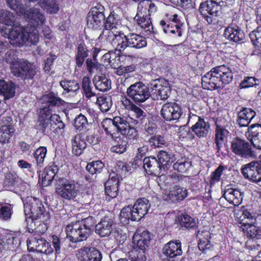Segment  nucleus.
I'll return each instance as SVG.
<instances>
[{
    "label": "nucleus",
    "instance_id": "nucleus-30",
    "mask_svg": "<svg viewBox=\"0 0 261 261\" xmlns=\"http://www.w3.org/2000/svg\"><path fill=\"white\" fill-rule=\"evenodd\" d=\"M256 115L255 112L250 108H243L237 115V123L241 127H247Z\"/></svg>",
    "mask_w": 261,
    "mask_h": 261
},
{
    "label": "nucleus",
    "instance_id": "nucleus-1",
    "mask_svg": "<svg viewBox=\"0 0 261 261\" xmlns=\"http://www.w3.org/2000/svg\"><path fill=\"white\" fill-rule=\"evenodd\" d=\"M15 17L13 13L6 10H0V22L6 26L2 33L15 46H22L25 43L36 44L39 41L38 31L34 27L22 28L15 25Z\"/></svg>",
    "mask_w": 261,
    "mask_h": 261
},
{
    "label": "nucleus",
    "instance_id": "nucleus-61",
    "mask_svg": "<svg viewBox=\"0 0 261 261\" xmlns=\"http://www.w3.org/2000/svg\"><path fill=\"white\" fill-rule=\"evenodd\" d=\"M249 36L255 46L261 47V27H258L256 30L252 31Z\"/></svg>",
    "mask_w": 261,
    "mask_h": 261
},
{
    "label": "nucleus",
    "instance_id": "nucleus-51",
    "mask_svg": "<svg viewBox=\"0 0 261 261\" xmlns=\"http://www.w3.org/2000/svg\"><path fill=\"white\" fill-rule=\"evenodd\" d=\"M39 3L42 8L50 13H56L59 10L56 0H40Z\"/></svg>",
    "mask_w": 261,
    "mask_h": 261
},
{
    "label": "nucleus",
    "instance_id": "nucleus-57",
    "mask_svg": "<svg viewBox=\"0 0 261 261\" xmlns=\"http://www.w3.org/2000/svg\"><path fill=\"white\" fill-rule=\"evenodd\" d=\"M8 6L12 10H15L19 15L24 12V7L21 0H6Z\"/></svg>",
    "mask_w": 261,
    "mask_h": 261
},
{
    "label": "nucleus",
    "instance_id": "nucleus-56",
    "mask_svg": "<svg viewBox=\"0 0 261 261\" xmlns=\"http://www.w3.org/2000/svg\"><path fill=\"white\" fill-rule=\"evenodd\" d=\"M149 150L148 145H144L142 146L139 147L137 149L134 162L136 165L139 166L142 165V162L144 158L146 157L147 153Z\"/></svg>",
    "mask_w": 261,
    "mask_h": 261
},
{
    "label": "nucleus",
    "instance_id": "nucleus-9",
    "mask_svg": "<svg viewBox=\"0 0 261 261\" xmlns=\"http://www.w3.org/2000/svg\"><path fill=\"white\" fill-rule=\"evenodd\" d=\"M160 25L164 32L171 37H180L182 35L183 23L176 14H166L165 17L160 21Z\"/></svg>",
    "mask_w": 261,
    "mask_h": 261
},
{
    "label": "nucleus",
    "instance_id": "nucleus-33",
    "mask_svg": "<svg viewBox=\"0 0 261 261\" xmlns=\"http://www.w3.org/2000/svg\"><path fill=\"white\" fill-rule=\"evenodd\" d=\"M42 103L44 106L55 109L56 107L63 106L65 101L57 94L50 92L42 97Z\"/></svg>",
    "mask_w": 261,
    "mask_h": 261
},
{
    "label": "nucleus",
    "instance_id": "nucleus-58",
    "mask_svg": "<svg viewBox=\"0 0 261 261\" xmlns=\"http://www.w3.org/2000/svg\"><path fill=\"white\" fill-rule=\"evenodd\" d=\"M181 226L186 228H192L196 226V221L192 217L188 215H182L179 219Z\"/></svg>",
    "mask_w": 261,
    "mask_h": 261
},
{
    "label": "nucleus",
    "instance_id": "nucleus-10",
    "mask_svg": "<svg viewBox=\"0 0 261 261\" xmlns=\"http://www.w3.org/2000/svg\"><path fill=\"white\" fill-rule=\"evenodd\" d=\"M150 87L142 82L130 85L126 90V94L136 105L144 102L151 96Z\"/></svg>",
    "mask_w": 261,
    "mask_h": 261
},
{
    "label": "nucleus",
    "instance_id": "nucleus-45",
    "mask_svg": "<svg viewBox=\"0 0 261 261\" xmlns=\"http://www.w3.org/2000/svg\"><path fill=\"white\" fill-rule=\"evenodd\" d=\"M14 128L12 125H3L0 128V142L8 143L14 134Z\"/></svg>",
    "mask_w": 261,
    "mask_h": 261
},
{
    "label": "nucleus",
    "instance_id": "nucleus-46",
    "mask_svg": "<svg viewBox=\"0 0 261 261\" xmlns=\"http://www.w3.org/2000/svg\"><path fill=\"white\" fill-rule=\"evenodd\" d=\"M37 129L45 135H51L53 132H55L56 130V128L53 127V124H51L49 119L38 120Z\"/></svg>",
    "mask_w": 261,
    "mask_h": 261
},
{
    "label": "nucleus",
    "instance_id": "nucleus-59",
    "mask_svg": "<svg viewBox=\"0 0 261 261\" xmlns=\"http://www.w3.org/2000/svg\"><path fill=\"white\" fill-rule=\"evenodd\" d=\"M191 162L187 159L184 158L178 160L173 165V167L175 170L178 172H183L186 171L187 169L191 166Z\"/></svg>",
    "mask_w": 261,
    "mask_h": 261
},
{
    "label": "nucleus",
    "instance_id": "nucleus-6",
    "mask_svg": "<svg viewBox=\"0 0 261 261\" xmlns=\"http://www.w3.org/2000/svg\"><path fill=\"white\" fill-rule=\"evenodd\" d=\"M210 0L202 2L199 7V12L208 24H215L219 19L220 11L224 5L223 1Z\"/></svg>",
    "mask_w": 261,
    "mask_h": 261
},
{
    "label": "nucleus",
    "instance_id": "nucleus-16",
    "mask_svg": "<svg viewBox=\"0 0 261 261\" xmlns=\"http://www.w3.org/2000/svg\"><path fill=\"white\" fill-rule=\"evenodd\" d=\"M231 151L240 158L247 159L253 155L250 144L245 140L236 137L231 142Z\"/></svg>",
    "mask_w": 261,
    "mask_h": 261
},
{
    "label": "nucleus",
    "instance_id": "nucleus-37",
    "mask_svg": "<svg viewBox=\"0 0 261 261\" xmlns=\"http://www.w3.org/2000/svg\"><path fill=\"white\" fill-rule=\"evenodd\" d=\"M240 224H241V228L248 238L257 239H261L260 228L248 222H241Z\"/></svg>",
    "mask_w": 261,
    "mask_h": 261
},
{
    "label": "nucleus",
    "instance_id": "nucleus-42",
    "mask_svg": "<svg viewBox=\"0 0 261 261\" xmlns=\"http://www.w3.org/2000/svg\"><path fill=\"white\" fill-rule=\"evenodd\" d=\"M147 143L153 148H162L168 145V141L164 136L156 134L151 136L148 139Z\"/></svg>",
    "mask_w": 261,
    "mask_h": 261
},
{
    "label": "nucleus",
    "instance_id": "nucleus-48",
    "mask_svg": "<svg viewBox=\"0 0 261 261\" xmlns=\"http://www.w3.org/2000/svg\"><path fill=\"white\" fill-rule=\"evenodd\" d=\"M96 103L98 105L102 112H107L110 110L112 106L111 97L106 95L97 97Z\"/></svg>",
    "mask_w": 261,
    "mask_h": 261
},
{
    "label": "nucleus",
    "instance_id": "nucleus-24",
    "mask_svg": "<svg viewBox=\"0 0 261 261\" xmlns=\"http://www.w3.org/2000/svg\"><path fill=\"white\" fill-rule=\"evenodd\" d=\"M76 256L81 261H101L102 255L94 247L84 246L77 250Z\"/></svg>",
    "mask_w": 261,
    "mask_h": 261
},
{
    "label": "nucleus",
    "instance_id": "nucleus-2",
    "mask_svg": "<svg viewBox=\"0 0 261 261\" xmlns=\"http://www.w3.org/2000/svg\"><path fill=\"white\" fill-rule=\"evenodd\" d=\"M233 80L231 70L223 65L212 68L201 78L202 87L204 89L213 90L230 83Z\"/></svg>",
    "mask_w": 261,
    "mask_h": 261
},
{
    "label": "nucleus",
    "instance_id": "nucleus-44",
    "mask_svg": "<svg viewBox=\"0 0 261 261\" xmlns=\"http://www.w3.org/2000/svg\"><path fill=\"white\" fill-rule=\"evenodd\" d=\"M119 180H107L105 184V192L109 196L113 198L118 194Z\"/></svg>",
    "mask_w": 261,
    "mask_h": 261
},
{
    "label": "nucleus",
    "instance_id": "nucleus-47",
    "mask_svg": "<svg viewBox=\"0 0 261 261\" xmlns=\"http://www.w3.org/2000/svg\"><path fill=\"white\" fill-rule=\"evenodd\" d=\"M4 245L8 249L15 250L20 245V240L14 233H9L6 236Z\"/></svg>",
    "mask_w": 261,
    "mask_h": 261
},
{
    "label": "nucleus",
    "instance_id": "nucleus-49",
    "mask_svg": "<svg viewBox=\"0 0 261 261\" xmlns=\"http://www.w3.org/2000/svg\"><path fill=\"white\" fill-rule=\"evenodd\" d=\"M60 85L67 93L76 92L80 88L79 83L75 80H62L60 82Z\"/></svg>",
    "mask_w": 261,
    "mask_h": 261
},
{
    "label": "nucleus",
    "instance_id": "nucleus-53",
    "mask_svg": "<svg viewBox=\"0 0 261 261\" xmlns=\"http://www.w3.org/2000/svg\"><path fill=\"white\" fill-rule=\"evenodd\" d=\"M261 83V80L254 76H246L240 83L239 87L240 89H246L252 87H256Z\"/></svg>",
    "mask_w": 261,
    "mask_h": 261
},
{
    "label": "nucleus",
    "instance_id": "nucleus-15",
    "mask_svg": "<svg viewBox=\"0 0 261 261\" xmlns=\"http://www.w3.org/2000/svg\"><path fill=\"white\" fill-rule=\"evenodd\" d=\"M233 20L224 29L223 36L231 44H241L245 42L246 35L244 31Z\"/></svg>",
    "mask_w": 261,
    "mask_h": 261
},
{
    "label": "nucleus",
    "instance_id": "nucleus-13",
    "mask_svg": "<svg viewBox=\"0 0 261 261\" xmlns=\"http://www.w3.org/2000/svg\"><path fill=\"white\" fill-rule=\"evenodd\" d=\"M158 184L161 189L163 190L162 198L164 201L175 202L182 201L187 197L188 192L184 188L175 186L172 190H167L165 180H160Z\"/></svg>",
    "mask_w": 261,
    "mask_h": 261
},
{
    "label": "nucleus",
    "instance_id": "nucleus-26",
    "mask_svg": "<svg viewBox=\"0 0 261 261\" xmlns=\"http://www.w3.org/2000/svg\"><path fill=\"white\" fill-rule=\"evenodd\" d=\"M229 132L224 127L217 125L215 129V142L214 148L216 150V154L219 157L222 153L221 148L227 138Z\"/></svg>",
    "mask_w": 261,
    "mask_h": 261
},
{
    "label": "nucleus",
    "instance_id": "nucleus-22",
    "mask_svg": "<svg viewBox=\"0 0 261 261\" xmlns=\"http://www.w3.org/2000/svg\"><path fill=\"white\" fill-rule=\"evenodd\" d=\"M146 9L142 11L138 10L134 17V20L137 24L142 29L141 33L144 36H150L153 32V27L151 18L146 14Z\"/></svg>",
    "mask_w": 261,
    "mask_h": 261
},
{
    "label": "nucleus",
    "instance_id": "nucleus-20",
    "mask_svg": "<svg viewBox=\"0 0 261 261\" xmlns=\"http://www.w3.org/2000/svg\"><path fill=\"white\" fill-rule=\"evenodd\" d=\"M38 70L36 65L28 61H22L18 64V67L13 69L12 72L21 79L32 80Z\"/></svg>",
    "mask_w": 261,
    "mask_h": 261
},
{
    "label": "nucleus",
    "instance_id": "nucleus-36",
    "mask_svg": "<svg viewBox=\"0 0 261 261\" xmlns=\"http://www.w3.org/2000/svg\"><path fill=\"white\" fill-rule=\"evenodd\" d=\"M16 86L12 81L0 80V94L4 96L5 99H10L15 94Z\"/></svg>",
    "mask_w": 261,
    "mask_h": 261
},
{
    "label": "nucleus",
    "instance_id": "nucleus-64",
    "mask_svg": "<svg viewBox=\"0 0 261 261\" xmlns=\"http://www.w3.org/2000/svg\"><path fill=\"white\" fill-rule=\"evenodd\" d=\"M132 261H146L147 259L145 251L136 249L130 255Z\"/></svg>",
    "mask_w": 261,
    "mask_h": 261
},
{
    "label": "nucleus",
    "instance_id": "nucleus-25",
    "mask_svg": "<svg viewBox=\"0 0 261 261\" xmlns=\"http://www.w3.org/2000/svg\"><path fill=\"white\" fill-rule=\"evenodd\" d=\"M23 14L26 18L29 19V21L33 25L32 27H34L36 30L35 26L41 25L45 22V16L38 8L33 7L26 11L24 10Z\"/></svg>",
    "mask_w": 261,
    "mask_h": 261
},
{
    "label": "nucleus",
    "instance_id": "nucleus-17",
    "mask_svg": "<svg viewBox=\"0 0 261 261\" xmlns=\"http://www.w3.org/2000/svg\"><path fill=\"white\" fill-rule=\"evenodd\" d=\"M182 114V109L176 102H167L162 106L161 110V116L167 121L178 120Z\"/></svg>",
    "mask_w": 261,
    "mask_h": 261
},
{
    "label": "nucleus",
    "instance_id": "nucleus-43",
    "mask_svg": "<svg viewBox=\"0 0 261 261\" xmlns=\"http://www.w3.org/2000/svg\"><path fill=\"white\" fill-rule=\"evenodd\" d=\"M82 89L85 97L90 99L95 96V93L93 91V86L89 77L85 76L82 79Z\"/></svg>",
    "mask_w": 261,
    "mask_h": 261
},
{
    "label": "nucleus",
    "instance_id": "nucleus-28",
    "mask_svg": "<svg viewBox=\"0 0 261 261\" xmlns=\"http://www.w3.org/2000/svg\"><path fill=\"white\" fill-rule=\"evenodd\" d=\"M142 164L146 173L150 175H159L160 170H162L157 158L154 156L151 155L144 158Z\"/></svg>",
    "mask_w": 261,
    "mask_h": 261
},
{
    "label": "nucleus",
    "instance_id": "nucleus-39",
    "mask_svg": "<svg viewBox=\"0 0 261 261\" xmlns=\"http://www.w3.org/2000/svg\"><path fill=\"white\" fill-rule=\"evenodd\" d=\"M93 82L95 88L99 91L105 92L111 88V81L105 75L95 76Z\"/></svg>",
    "mask_w": 261,
    "mask_h": 261
},
{
    "label": "nucleus",
    "instance_id": "nucleus-14",
    "mask_svg": "<svg viewBox=\"0 0 261 261\" xmlns=\"http://www.w3.org/2000/svg\"><path fill=\"white\" fill-rule=\"evenodd\" d=\"M56 187V193L62 198L71 200L75 198L79 190L80 185L74 180H59Z\"/></svg>",
    "mask_w": 261,
    "mask_h": 261
},
{
    "label": "nucleus",
    "instance_id": "nucleus-4",
    "mask_svg": "<svg viewBox=\"0 0 261 261\" xmlns=\"http://www.w3.org/2000/svg\"><path fill=\"white\" fill-rule=\"evenodd\" d=\"M150 205L147 199H138L133 207L128 205L121 210L120 214L121 222L127 223L129 220L139 221L147 214Z\"/></svg>",
    "mask_w": 261,
    "mask_h": 261
},
{
    "label": "nucleus",
    "instance_id": "nucleus-7",
    "mask_svg": "<svg viewBox=\"0 0 261 261\" xmlns=\"http://www.w3.org/2000/svg\"><path fill=\"white\" fill-rule=\"evenodd\" d=\"M121 24L120 16L114 11H111L109 15L105 18L104 28L99 36V38L103 39L107 42L112 44L115 40V37L118 36L121 31H113L116 29Z\"/></svg>",
    "mask_w": 261,
    "mask_h": 261
},
{
    "label": "nucleus",
    "instance_id": "nucleus-54",
    "mask_svg": "<svg viewBox=\"0 0 261 261\" xmlns=\"http://www.w3.org/2000/svg\"><path fill=\"white\" fill-rule=\"evenodd\" d=\"M104 166V164L98 160L88 163L86 169L90 174L94 175L100 173Z\"/></svg>",
    "mask_w": 261,
    "mask_h": 261
},
{
    "label": "nucleus",
    "instance_id": "nucleus-60",
    "mask_svg": "<svg viewBox=\"0 0 261 261\" xmlns=\"http://www.w3.org/2000/svg\"><path fill=\"white\" fill-rule=\"evenodd\" d=\"M127 145V143L125 141L121 140L117 141L116 144H114L110 148V151L118 154L123 153L126 151Z\"/></svg>",
    "mask_w": 261,
    "mask_h": 261
},
{
    "label": "nucleus",
    "instance_id": "nucleus-29",
    "mask_svg": "<svg viewBox=\"0 0 261 261\" xmlns=\"http://www.w3.org/2000/svg\"><path fill=\"white\" fill-rule=\"evenodd\" d=\"M248 138L255 148L261 149V124L255 123L248 128Z\"/></svg>",
    "mask_w": 261,
    "mask_h": 261
},
{
    "label": "nucleus",
    "instance_id": "nucleus-21",
    "mask_svg": "<svg viewBox=\"0 0 261 261\" xmlns=\"http://www.w3.org/2000/svg\"><path fill=\"white\" fill-rule=\"evenodd\" d=\"M29 251H37L46 254L53 252V249L47 241L40 236H33L27 241Z\"/></svg>",
    "mask_w": 261,
    "mask_h": 261
},
{
    "label": "nucleus",
    "instance_id": "nucleus-55",
    "mask_svg": "<svg viewBox=\"0 0 261 261\" xmlns=\"http://www.w3.org/2000/svg\"><path fill=\"white\" fill-rule=\"evenodd\" d=\"M88 125L87 118L84 115L80 114L74 119V126L79 131L87 129Z\"/></svg>",
    "mask_w": 261,
    "mask_h": 261
},
{
    "label": "nucleus",
    "instance_id": "nucleus-50",
    "mask_svg": "<svg viewBox=\"0 0 261 261\" xmlns=\"http://www.w3.org/2000/svg\"><path fill=\"white\" fill-rule=\"evenodd\" d=\"M231 168L227 166L220 165L212 173L211 179H218L221 175H223V178H229L230 174Z\"/></svg>",
    "mask_w": 261,
    "mask_h": 261
},
{
    "label": "nucleus",
    "instance_id": "nucleus-18",
    "mask_svg": "<svg viewBox=\"0 0 261 261\" xmlns=\"http://www.w3.org/2000/svg\"><path fill=\"white\" fill-rule=\"evenodd\" d=\"M194 122L195 123L192 125L190 130L198 138L206 137L208 135L210 128L209 122H205L204 119L196 115H190L188 123Z\"/></svg>",
    "mask_w": 261,
    "mask_h": 261
},
{
    "label": "nucleus",
    "instance_id": "nucleus-11",
    "mask_svg": "<svg viewBox=\"0 0 261 261\" xmlns=\"http://www.w3.org/2000/svg\"><path fill=\"white\" fill-rule=\"evenodd\" d=\"M105 10V7L99 3L91 8L87 16L88 28L97 30H100L102 27H104L106 18Z\"/></svg>",
    "mask_w": 261,
    "mask_h": 261
},
{
    "label": "nucleus",
    "instance_id": "nucleus-32",
    "mask_svg": "<svg viewBox=\"0 0 261 261\" xmlns=\"http://www.w3.org/2000/svg\"><path fill=\"white\" fill-rule=\"evenodd\" d=\"M122 58V56H120L119 54H117L116 51L113 50L109 51L102 56L104 64L106 66L109 65L114 69L121 67V59Z\"/></svg>",
    "mask_w": 261,
    "mask_h": 261
},
{
    "label": "nucleus",
    "instance_id": "nucleus-40",
    "mask_svg": "<svg viewBox=\"0 0 261 261\" xmlns=\"http://www.w3.org/2000/svg\"><path fill=\"white\" fill-rule=\"evenodd\" d=\"M175 159L174 155L171 153L164 150L159 151L157 155L158 162L161 170H167V165L172 164Z\"/></svg>",
    "mask_w": 261,
    "mask_h": 261
},
{
    "label": "nucleus",
    "instance_id": "nucleus-41",
    "mask_svg": "<svg viewBox=\"0 0 261 261\" xmlns=\"http://www.w3.org/2000/svg\"><path fill=\"white\" fill-rule=\"evenodd\" d=\"M89 50L87 46L83 43H80L77 47L75 55V62L76 66L81 68L84 63L85 59L88 56Z\"/></svg>",
    "mask_w": 261,
    "mask_h": 261
},
{
    "label": "nucleus",
    "instance_id": "nucleus-62",
    "mask_svg": "<svg viewBox=\"0 0 261 261\" xmlns=\"http://www.w3.org/2000/svg\"><path fill=\"white\" fill-rule=\"evenodd\" d=\"M55 111V109L43 105L40 109L38 120H44L50 119L53 116L52 113Z\"/></svg>",
    "mask_w": 261,
    "mask_h": 261
},
{
    "label": "nucleus",
    "instance_id": "nucleus-63",
    "mask_svg": "<svg viewBox=\"0 0 261 261\" xmlns=\"http://www.w3.org/2000/svg\"><path fill=\"white\" fill-rule=\"evenodd\" d=\"M129 109L134 112V116L136 118L140 119L141 121H143V120H144L146 118V113L140 108L138 107L132 102L129 106Z\"/></svg>",
    "mask_w": 261,
    "mask_h": 261
},
{
    "label": "nucleus",
    "instance_id": "nucleus-31",
    "mask_svg": "<svg viewBox=\"0 0 261 261\" xmlns=\"http://www.w3.org/2000/svg\"><path fill=\"white\" fill-rule=\"evenodd\" d=\"M71 143L72 152L76 156L81 155L88 146V144L85 141V134L83 133L77 134L75 135L71 140Z\"/></svg>",
    "mask_w": 261,
    "mask_h": 261
},
{
    "label": "nucleus",
    "instance_id": "nucleus-3",
    "mask_svg": "<svg viewBox=\"0 0 261 261\" xmlns=\"http://www.w3.org/2000/svg\"><path fill=\"white\" fill-rule=\"evenodd\" d=\"M94 224L93 217L72 222L66 227L67 237L73 243L86 240L91 233V227Z\"/></svg>",
    "mask_w": 261,
    "mask_h": 261
},
{
    "label": "nucleus",
    "instance_id": "nucleus-34",
    "mask_svg": "<svg viewBox=\"0 0 261 261\" xmlns=\"http://www.w3.org/2000/svg\"><path fill=\"white\" fill-rule=\"evenodd\" d=\"M102 49L100 48H93L92 58H89L86 61L87 69L90 73L96 71L100 68L101 65L98 62L97 57L99 55H102Z\"/></svg>",
    "mask_w": 261,
    "mask_h": 261
},
{
    "label": "nucleus",
    "instance_id": "nucleus-19",
    "mask_svg": "<svg viewBox=\"0 0 261 261\" xmlns=\"http://www.w3.org/2000/svg\"><path fill=\"white\" fill-rule=\"evenodd\" d=\"M101 124L102 127L106 126V125L113 126L114 130L121 135H125L128 128H129L130 130L136 132L135 128L130 127L129 122L124 117L116 116L113 119L106 118L102 120Z\"/></svg>",
    "mask_w": 261,
    "mask_h": 261
},
{
    "label": "nucleus",
    "instance_id": "nucleus-52",
    "mask_svg": "<svg viewBox=\"0 0 261 261\" xmlns=\"http://www.w3.org/2000/svg\"><path fill=\"white\" fill-rule=\"evenodd\" d=\"M46 153L47 148L44 146H40L35 150L33 155L37 166L41 167L43 166Z\"/></svg>",
    "mask_w": 261,
    "mask_h": 261
},
{
    "label": "nucleus",
    "instance_id": "nucleus-5",
    "mask_svg": "<svg viewBox=\"0 0 261 261\" xmlns=\"http://www.w3.org/2000/svg\"><path fill=\"white\" fill-rule=\"evenodd\" d=\"M115 38V40L111 45L116 46V50L118 51H123L127 47L139 49L147 45V41L144 37L135 33H129L125 35L122 32L119 33L118 36Z\"/></svg>",
    "mask_w": 261,
    "mask_h": 261
},
{
    "label": "nucleus",
    "instance_id": "nucleus-8",
    "mask_svg": "<svg viewBox=\"0 0 261 261\" xmlns=\"http://www.w3.org/2000/svg\"><path fill=\"white\" fill-rule=\"evenodd\" d=\"M24 212L27 223L30 219L32 221L39 220L40 222H44L48 218L44 205L37 198H33L29 202L24 203Z\"/></svg>",
    "mask_w": 261,
    "mask_h": 261
},
{
    "label": "nucleus",
    "instance_id": "nucleus-35",
    "mask_svg": "<svg viewBox=\"0 0 261 261\" xmlns=\"http://www.w3.org/2000/svg\"><path fill=\"white\" fill-rule=\"evenodd\" d=\"M223 196L230 203L239 205L242 202L243 194L238 189L227 188L225 189Z\"/></svg>",
    "mask_w": 261,
    "mask_h": 261
},
{
    "label": "nucleus",
    "instance_id": "nucleus-27",
    "mask_svg": "<svg viewBox=\"0 0 261 261\" xmlns=\"http://www.w3.org/2000/svg\"><path fill=\"white\" fill-rule=\"evenodd\" d=\"M114 223L108 217H104L95 226V232L101 237L109 236L112 232Z\"/></svg>",
    "mask_w": 261,
    "mask_h": 261
},
{
    "label": "nucleus",
    "instance_id": "nucleus-12",
    "mask_svg": "<svg viewBox=\"0 0 261 261\" xmlns=\"http://www.w3.org/2000/svg\"><path fill=\"white\" fill-rule=\"evenodd\" d=\"M148 86L151 89V96L154 100H166L170 96L171 88L169 82L165 79H156L150 82Z\"/></svg>",
    "mask_w": 261,
    "mask_h": 261
},
{
    "label": "nucleus",
    "instance_id": "nucleus-38",
    "mask_svg": "<svg viewBox=\"0 0 261 261\" xmlns=\"http://www.w3.org/2000/svg\"><path fill=\"white\" fill-rule=\"evenodd\" d=\"M197 237L198 239V248L203 251L211 248L210 244L211 234L208 230H202L197 232Z\"/></svg>",
    "mask_w": 261,
    "mask_h": 261
},
{
    "label": "nucleus",
    "instance_id": "nucleus-23",
    "mask_svg": "<svg viewBox=\"0 0 261 261\" xmlns=\"http://www.w3.org/2000/svg\"><path fill=\"white\" fill-rule=\"evenodd\" d=\"M163 253L170 261H175L182 254L181 243L179 240L171 241L163 248Z\"/></svg>",
    "mask_w": 261,
    "mask_h": 261
}]
</instances>
